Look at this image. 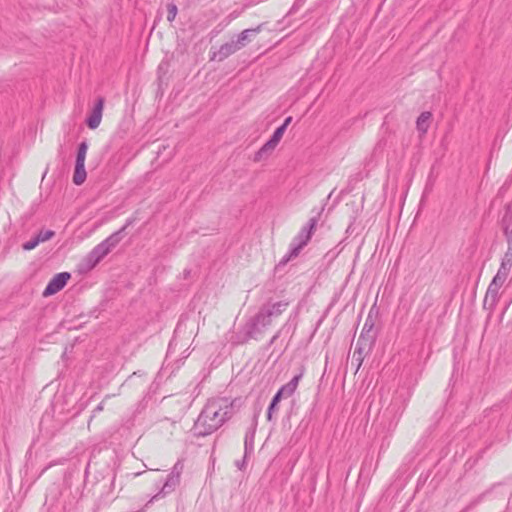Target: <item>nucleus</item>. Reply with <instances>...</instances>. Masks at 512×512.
I'll return each mask as SVG.
<instances>
[{
	"label": "nucleus",
	"instance_id": "nucleus-1",
	"mask_svg": "<svg viewBox=\"0 0 512 512\" xmlns=\"http://www.w3.org/2000/svg\"><path fill=\"white\" fill-rule=\"evenodd\" d=\"M232 402L228 399L213 401L207 405L200 416V421L208 432L218 429L227 419Z\"/></svg>",
	"mask_w": 512,
	"mask_h": 512
},
{
	"label": "nucleus",
	"instance_id": "nucleus-2",
	"mask_svg": "<svg viewBox=\"0 0 512 512\" xmlns=\"http://www.w3.org/2000/svg\"><path fill=\"white\" fill-rule=\"evenodd\" d=\"M121 241L120 232H115L97 244L82 260L83 270H92L104 259Z\"/></svg>",
	"mask_w": 512,
	"mask_h": 512
},
{
	"label": "nucleus",
	"instance_id": "nucleus-3",
	"mask_svg": "<svg viewBox=\"0 0 512 512\" xmlns=\"http://www.w3.org/2000/svg\"><path fill=\"white\" fill-rule=\"evenodd\" d=\"M88 144L86 142L80 143L75 161V168L73 172L72 182L80 186L87 178V172L85 169L86 157L88 152Z\"/></svg>",
	"mask_w": 512,
	"mask_h": 512
},
{
	"label": "nucleus",
	"instance_id": "nucleus-4",
	"mask_svg": "<svg viewBox=\"0 0 512 512\" xmlns=\"http://www.w3.org/2000/svg\"><path fill=\"white\" fill-rule=\"evenodd\" d=\"M302 378V374L294 376L288 383L284 384L274 395L272 402L269 406V413L276 407V405L283 398L291 397L298 388L299 382Z\"/></svg>",
	"mask_w": 512,
	"mask_h": 512
},
{
	"label": "nucleus",
	"instance_id": "nucleus-5",
	"mask_svg": "<svg viewBox=\"0 0 512 512\" xmlns=\"http://www.w3.org/2000/svg\"><path fill=\"white\" fill-rule=\"evenodd\" d=\"M71 275L68 272H61L56 274L47 284L46 288L43 291V296L48 297L56 294L60 290H62L68 281L70 280Z\"/></svg>",
	"mask_w": 512,
	"mask_h": 512
},
{
	"label": "nucleus",
	"instance_id": "nucleus-6",
	"mask_svg": "<svg viewBox=\"0 0 512 512\" xmlns=\"http://www.w3.org/2000/svg\"><path fill=\"white\" fill-rule=\"evenodd\" d=\"M260 31V27L256 29H246L237 38L235 42L227 45V54L233 53L236 50L242 48L247 42H250L256 34Z\"/></svg>",
	"mask_w": 512,
	"mask_h": 512
},
{
	"label": "nucleus",
	"instance_id": "nucleus-7",
	"mask_svg": "<svg viewBox=\"0 0 512 512\" xmlns=\"http://www.w3.org/2000/svg\"><path fill=\"white\" fill-rule=\"evenodd\" d=\"M284 135V127H278L271 138L259 149L257 155L262 157L268 155L277 147Z\"/></svg>",
	"mask_w": 512,
	"mask_h": 512
},
{
	"label": "nucleus",
	"instance_id": "nucleus-8",
	"mask_svg": "<svg viewBox=\"0 0 512 512\" xmlns=\"http://www.w3.org/2000/svg\"><path fill=\"white\" fill-rule=\"evenodd\" d=\"M104 99L98 98L89 117L87 118V125L90 129L99 127L102 121V114L104 109Z\"/></svg>",
	"mask_w": 512,
	"mask_h": 512
},
{
	"label": "nucleus",
	"instance_id": "nucleus-9",
	"mask_svg": "<svg viewBox=\"0 0 512 512\" xmlns=\"http://www.w3.org/2000/svg\"><path fill=\"white\" fill-rule=\"evenodd\" d=\"M432 122V113L424 111L416 119V129L421 136H425Z\"/></svg>",
	"mask_w": 512,
	"mask_h": 512
},
{
	"label": "nucleus",
	"instance_id": "nucleus-10",
	"mask_svg": "<svg viewBox=\"0 0 512 512\" xmlns=\"http://www.w3.org/2000/svg\"><path fill=\"white\" fill-rule=\"evenodd\" d=\"M508 275V269L502 264L501 268L495 275L492 283L489 286V291H496L506 280Z\"/></svg>",
	"mask_w": 512,
	"mask_h": 512
},
{
	"label": "nucleus",
	"instance_id": "nucleus-11",
	"mask_svg": "<svg viewBox=\"0 0 512 512\" xmlns=\"http://www.w3.org/2000/svg\"><path fill=\"white\" fill-rule=\"evenodd\" d=\"M54 235H55V232L52 230H41L35 235V237L40 244V243L49 241L50 239H52L54 237Z\"/></svg>",
	"mask_w": 512,
	"mask_h": 512
},
{
	"label": "nucleus",
	"instance_id": "nucleus-12",
	"mask_svg": "<svg viewBox=\"0 0 512 512\" xmlns=\"http://www.w3.org/2000/svg\"><path fill=\"white\" fill-rule=\"evenodd\" d=\"M178 13L177 6L175 4H169L167 6V20L172 22L175 20Z\"/></svg>",
	"mask_w": 512,
	"mask_h": 512
},
{
	"label": "nucleus",
	"instance_id": "nucleus-13",
	"mask_svg": "<svg viewBox=\"0 0 512 512\" xmlns=\"http://www.w3.org/2000/svg\"><path fill=\"white\" fill-rule=\"evenodd\" d=\"M39 245V242L37 241L36 237H32L29 241L25 242L22 246V248L25 251H31L35 249Z\"/></svg>",
	"mask_w": 512,
	"mask_h": 512
},
{
	"label": "nucleus",
	"instance_id": "nucleus-14",
	"mask_svg": "<svg viewBox=\"0 0 512 512\" xmlns=\"http://www.w3.org/2000/svg\"><path fill=\"white\" fill-rule=\"evenodd\" d=\"M292 120V117H287L285 120H284V123L280 126V127H284V131L286 130L287 126L290 124Z\"/></svg>",
	"mask_w": 512,
	"mask_h": 512
},
{
	"label": "nucleus",
	"instance_id": "nucleus-15",
	"mask_svg": "<svg viewBox=\"0 0 512 512\" xmlns=\"http://www.w3.org/2000/svg\"><path fill=\"white\" fill-rule=\"evenodd\" d=\"M46 174H47V171H45V173L43 174L42 180L46 177Z\"/></svg>",
	"mask_w": 512,
	"mask_h": 512
}]
</instances>
